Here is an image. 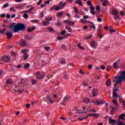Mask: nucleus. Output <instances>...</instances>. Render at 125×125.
<instances>
[{"label": "nucleus", "instance_id": "obj_1", "mask_svg": "<svg viewBox=\"0 0 125 125\" xmlns=\"http://www.w3.org/2000/svg\"><path fill=\"white\" fill-rule=\"evenodd\" d=\"M10 29L12 30L15 33H19L20 31L25 30V25L22 23H12L10 26Z\"/></svg>", "mask_w": 125, "mask_h": 125}, {"label": "nucleus", "instance_id": "obj_2", "mask_svg": "<svg viewBox=\"0 0 125 125\" xmlns=\"http://www.w3.org/2000/svg\"><path fill=\"white\" fill-rule=\"evenodd\" d=\"M120 76H116V79L117 80V83H122L123 81L125 80V71H120L118 73Z\"/></svg>", "mask_w": 125, "mask_h": 125}, {"label": "nucleus", "instance_id": "obj_3", "mask_svg": "<svg viewBox=\"0 0 125 125\" xmlns=\"http://www.w3.org/2000/svg\"><path fill=\"white\" fill-rule=\"evenodd\" d=\"M1 60L3 62H9L10 61V58L8 56H4L1 58Z\"/></svg>", "mask_w": 125, "mask_h": 125}, {"label": "nucleus", "instance_id": "obj_4", "mask_svg": "<svg viewBox=\"0 0 125 125\" xmlns=\"http://www.w3.org/2000/svg\"><path fill=\"white\" fill-rule=\"evenodd\" d=\"M63 22L64 23H66V24H68L69 26H74L76 23L75 21H67L64 20L63 21Z\"/></svg>", "mask_w": 125, "mask_h": 125}, {"label": "nucleus", "instance_id": "obj_5", "mask_svg": "<svg viewBox=\"0 0 125 125\" xmlns=\"http://www.w3.org/2000/svg\"><path fill=\"white\" fill-rule=\"evenodd\" d=\"M98 46V43H97V42H96L95 41H92L91 42V46L93 48L95 49Z\"/></svg>", "mask_w": 125, "mask_h": 125}, {"label": "nucleus", "instance_id": "obj_6", "mask_svg": "<svg viewBox=\"0 0 125 125\" xmlns=\"http://www.w3.org/2000/svg\"><path fill=\"white\" fill-rule=\"evenodd\" d=\"M14 90H15V91L16 92H19L20 93H21V92H23V91H24V90L19 86L15 87V89H14Z\"/></svg>", "mask_w": 125, "mask_h": 125}, {"label": "nucleus", "instance_id": "obj_7", "mask_svg": "<svg viewBox=\"0 0 125 125\" xmlns=\"http://www.w3.org/2000/svg\"><path fill=\"white\" fill-rule=\"evenodd\" d=\"M90 13H91V14H92V15H95V13H96V12L94 11V10H95V8L94 7V6H91L90 7Z\"/></svg>", "mask_w": 125, "mask_h": 125}, {"label": "nucleus", "instance_id": "obj_8", "mask_svg": "<svg viewBox=\"0 0 125 125\" xmlns=\"http://www.w3.org/2000/svg\"><path fill=\"white\" fill-rule=\"evenodd\" d=\"M119 91V89H116V88L113 90V97H120V95L117 93V91Z\"/></svg>", "mask_w": 125, "mask_h": 125}, {"label": "nucleus", "instance_id": "obj_9", "mask_svg": "<svg viewBox=\"0 0 125 125\" xmlns=\"http://www.w3.org/2000/svg\"><path fill=\"white\" fill-rule=\"evenodd\" d=\"M117 98H118V97H114V95H113V96H112V99H113L112 102H113V104L116 105V106H119V104H118V102L117 101Z\"/></svg>", "mask_w": 125, "mask_h": 125}, {"label": "nucleus", "instance_id": "obj_10", "mask_svg": "<svg viewBox=\"0 0 125 125\" xmlns=\"http://www.w3.org/2000/svg\"><path fill=\"white\" fill-rule=\"evenodd\" d=\"M59 5H60V6L61 7V9H63V8H64V7H65V6H66V5H67V3L64 2L63 3V1H61L59 3Z\"/></svg>", "mask_w": 125, "mask_h": 125}, {"label": "nucleus", "instance_id": "obj_11", "mask_svg": "<svg viewBox=\"0 0 125 125\" xmlns=\"http://www.w3.org/2000/svg\"><path fill=\"white\" fill-rule=\"evenodd\" d=\"M47 99L51 104H53L55 101L54 99H51L49 96H47Z\"/></svg>", "mask_w": 125, "mask_h": 125}, {"label": "nucleus", "instance_id": "obj_12", "mask_svg": "<svg viewBox=\"0 0 125 125\" xmlns=\"http://www.w3.org/2000/svg\"><path fill=\"white\" fill-rule=\"evenodd\" d=\"M20 44L21 46H25V45H27V42L25 40H22L20 42Z\"/></svg>", "mask_w": 125, "mask_h": 125}, {"label": "nucleus", "instance_id": "obj_13", "mask_svg": "<svg viewBox=\"0 0 125 125\" xmlns=\"http://www.w3.org/2000/svg\"><path fill=\"white\" fill-rule=\"evenodd\" d=\"M95 103L97 105H101V104H104L105 102H103L101 100H97V102H96Z\"/></svg>", "mask_w": 125, "mask_h": 125}, {"label": "nucleus", "instance_id": "obj_14", "mask_svg": "<svg viewBox=\"0 0 125 125\" xmlns=\"http://www.w3.org/2000/svg\"><path fill=\"white\" fill-rule=\"evenodd\" d=\"M113 67L115 70L119 69V63L118 62H114L113 64Z\"/></svg>", "mask_w": 125, "mask_h": 125}, {"label": "nucleus", "instance_id": "obj_15", "mask_svg": "<svg viewBox=\"0 0 125 125\" xmlns=\"http://www.w3.org/2000/svg\"><path fill=\"white\" fill-rule=\"evenodd\" d=\"M111 14L112 15H118V14H119V12H118V10H116V9H113L112 10V11H111Z\"/></svg>", "mask_w": 125, "mask_h": 125}, {"label": "nucleus", "instance_id": "obj_16", "mask_svg": "<svg viewBox=\"0 0 125 125\" xmlns=\"http://www.w3.org/2000/svg\"><path fill=\"white\" fill-rule=\"evenodd\" d=\"M83 103H86V104H88V103H90V99L88 98H85L83 99Z\"/></svg>", "mask_w": 125, "mask_h": 125}, {"label": "nucleus", "instance_id": "obj_17", "mask_svg": "<svg viewBox=\"0 0 125 125\" xmlns=\"http://www.w3.org/2000/svg\"><path fill=\"white\" fill-rule=\"evenodd\" d=\"M97 94H98V90L97 89H94L93 90V96H97Z\"/></svg>", "mask_w": 125, "mask_h": 125}, {"label": "nucleus", "instance_id": "obj_18", "mask_svg": "<svg viewBox=\"0 0 125 125\" xmlns=\"http://www.w3.org/2000/svg\"><path fill=\"white\" fill-rule=\"evenodd\" d=\"M6 36H7L8 39H11L13 35L11 32H7L6 33Z\"/></svg>", "mask_w": 125, "mask_h": 125}, {"label": "nucleus", "instance_id": "obj_19", "mask_svg": "<svg viewBox=\"0 0 125 125\" xmlns=\"http://www.w3.org/2000/svg\"><path fill=\"white\" fill-rule=\"evenodd\" d=\"M109 123L110 124H117V121L116 120L112 119L111 117L109 118Z\"/></svg>", "mask_w": 125, "mask_h": 125}, {"label": "nucleus", "instance_id": "obj_20", "mask_svg": "<svg viewBox=\"0 0 125 125\" xmlns=\"http://www.w3.org/2000/svg\"><path fill=\"white\" fill-rule=\"evenodd\" d=\"M111 109H112V110L110 111V114L111 115H113L114 112H115V109H119V108L117 107V106H115V107L111 106Z\"/></svg>", "mask_w": 125, "mask_h": 125}, {"label": "nucleus", "instance_id": "obj_21", "mask_svg": "<svg viewBox=\"0 0 125 125\" xmlns=\"http://www.w3.org/2000/svg\"><path fill=\"white\" fill-rule=\"evenodd\" d=\"M119 120H125V114H121L119 116Z\"/></svg>", "mask_w": 125, "mask_h": 125}, {"label": "nucleus", "instance_id": "obj_22", "mask_svg": "<svg viewBox=\"0 0 125 125\" xmlns=\"http://www.w3.org/2000/svg\"><path fill=\"white\" fill-rule=\"evenodd\" d=\"M50 24V22L48 21H43L42 25L43 26H48Z\"/></svg>", "mask_w": 125, "mask_h": 125}, {"label": "nucleus", "instance_id": "obj_23", "mask_svg": "<svg viewBox=\"0 0 125 125\" xmlns=\"http://www.w3.org/2000/svg\"><path fill=\"white\" fill-rule=\"evenodd\" d=\"M75 3H76V4H79V5H83V1L82 0H77Z\"/></svg>", "mask_w": 125, "mask_h": 125}, {"label": "nucleus", "instance_id": "obj_24", "mask_svg": "<svg viewBox=\"0 0 125 125\" xmlns=\"http://www.w3.org/2000/svg\"><path fill=\"white\" fill-rule=\"evenodd\" d=\"M81 22L83 23V24H85V23H89V21H86V20H84L83 19H80Z\"/></svg>", "mask_w": 125, "mask_h": 125}, {"label": "nucleus", "instance_id": "obj_25", "mask_svg": "<svg viewBox=\"0 0 125 125\" xmlns=\"http://www.w3.org/2000/svg\"><path fill=\"white\" fill-rule=\"evenodd\" d=\"M65 29H66V30H67L69 33L73 32V30L72 29V28L71 27H70L69 26H66Z\"/></svg>", "mask_w": 125, "mask_h": 125}, {"label": "nucleus", "instance_id": "obj_26", "mask_svg": "<svg viewBox=\"0 0 125 125\" xmlns=\"http://www.w3.org/2000/svg\"><path fill=\"white\" fill-rule=\"evenodd\" d=\"M54 7H55V10L57 11V10H60V9H61V8L60 7V5H54Z\"/></svg>", "mask_w": 125, "mask_h": 125}, {"label": "nucleus", "instance_id": "obj_27", "mask_svg": "<svg viewBox=\"0 0 125 125\" xmlns=\"http://www.w3.org/2000/svg\"><path fill=\"white\" fill-rule=\"evenodd\" d=\"M115 79L116 80H114L113 82L114 83H116L115 84H114V86H115V88H116V86H117V84H118V83H118V79H117V78H116V76L115 77Z\"/></svg>", "mask_w": 125, "mask_h": 125}, {"label": "nucleus", "instance_id": "obj_28", "mask_svg": "<svg viewBox=\"0 0 125 125\" xmlns=\"http://www.w3.org/2000/svg\"><path fill=\"white\" fill-rule=\"evenodd\" d=\"M30 22H31L33 23H39L40 20H32L30 21Z\"/></svg>", "mask_w": 125, "mask_h": 125}, {"label": "nucleus", "instance_id": "obj_29", "mask_svg": "<svg viewBox=\"0 0 125 125\" xmlns=\"http://www.w3.org/2000/svg\"><path fill=\"white\" fill-rule=\"evenodd\" d=\"M74 9L75 11V13H76L77 14H80V11H79V10L78 9V7L75 6L74 7Z\"/></svg>", "mask_w": 125, "mask_h": 125}, {"label": "nucleus", "instance_id": "obj_30", "mask_svg": "<svg viewBox=\"0 0 125 125\" xmlns=\"http://www.w3.org/2000/svg\"><path fill=\"white\" fill-rule=\"evenodd\" d=\"M106 83L107 86H110V85H111V80L108 79L106 81Z\"/></svg>", "mask_w": 125, "mask_h": 125}, {"label": "nucleus", "instance_id": "obj_31", "mask_svg": "<svg viewBox=\"0 0 125 125\" xmlns=\"http://www.w3.org/2000/svg\"><path fill=\"white\" fill-rule=\"evenodd\" d=\"M78 47L80 49H82V50H84V47L82 46L81 43H78Z\"/></svg>", "mask_w": 125, "mask_h": 125}, {"label": "nucleus", "instance_id": "obj_32", "mask_svg": "<svg viewBox=\"0 0 125 125\" xmlns=\"http://www.w3.org/2000/svg\"><path fill=\"white\" fill-rule=\"evenodd\" d=\"M29 54H25L23 55V57L24 58V59H23L24 61H25V60H27V59H28V58H29Z\"/></svg>", "mask_w": 125, "mask_h": 125}, {"label": "nucleus", "instance_id": "obj_33", "mask_svg": "<svg viewBox=\"0 0 125 125\" xmlns=\"http://www.w3.org/2000/svg\"><path fill=\"white\" fill-rule=\"evenodd\" d=\"M21 52L24 54H28V52H29V50L27 49H22L21 50Z\"/></svg>", "mask_w": 125, "mask_h": 125}, {"label": "nucleus", "instance_id": "obj_34", "mask_svg": "<svg viewBox=\"0 0 125 125\" xmlns=\"http://www.w3.org/2000/svg\"><path fill=\"white\" fill-rule=\"evenodd\" d=\"M45 19L48 22H49V21H52V17H45Z\"/></svg>", "mask_w": 125, "mask_h": 125}, {"label": "nucleus", "instance_id": "obj_35", "mask_svg": "<svg viewBox=\"0 0 125 125\" xmlns=\"http://www.w3.org/2000/svg\"><path fill=\"white\" fill-rule=\"evenodd\" d=\"M101 8H100V6H97L96 7V12L97 13H100V10Z\"/></svg>", "mask_w": 125, "mask_h": 125}, {"label": "nucleus", "instance_id": "obj_36", "mask_svg": "<svg viewBox=\"0 0 125 125\" xmlns=\"http://www.w3.org/2000/svg\"><path fill=\"white\" fill-rule=\"evenodd\" d=\"M44 77H45V74H42L40 76H38L37 78L39 79V80H42V79L44 78Z\"/></svg>", "mask_w": 125, "mask_h": 125}, {"label": "nucleus", "instance_id": "obj_37", "mask_svg": "<svg viewBox=\"0 0 125 125\" xmlns=\"http://www.w3.org/2000/svg\"><path fill=\"white\" fill-rule=\"evenodd\" d=\"M7 83L8 84H12V83H13L12 80H11V79H8V80L7 81Z\"/></svg>", "mask_w": 125, "mask_h": 125}, {"label": "nucleus", "instance_id": "obj_38", "mask_svg": "<svg viewBox=\"0 0 125 125\" xmlns=\"http://www.w3.org/2000/svg\"><path fill=\"white\" fill-rule=\"evenodd\" d=\"M99 115H100L99 113H93V117H94V118H98Z\"/></svg>", "mask_w": 125, "mask_h": 125}, {"label": "nucleus", "instance_id": "obj_39", "mask_svg": "<svg viewBox=\"0 0 125 125\" xmlns=\"http://www.w3.org/2000/svg\"><path fill=\"white\" fill-rule=\"evenodd\" d=\"M23 18H24L25 19H28V18H29V15H28V14H24L23 15Z\"/></svg>", "mask_w": 125, "mask_h": 125}, {"label": "nucleus", "instance_id": "obj_40", "mask_svg": "<svg viewBox=\"0 0 125 125\" xmlns=\"http://www.w3.org/2000/svg\"><path fill=\"white\" fill-rule=\"evenodd\" d=\"M119 97V100H120V102H121V103H124V102H125V100H124V99H123V98H122V97Z\"/></svg>", "mask_w": 125, "mask_h": 125}, {"label": "nucleus", "instance_id": "obj_41", "mask_svg": "<svg viewBox=\"0 0 125 125\" xmlns=\"http://www.w3.org/2000/svg\"><path fill=\"white\" fill-rule=\"evenodd\" d=\"M29 67H30V64L26 63L24 64V68L25 69H28V68H29Z\"/></svg>", "mask_w": 125, "mask_h": 125}, {"label": "nucleus", "instance_id": "obj_42", "mask_svg": "<svg viewBox=\"0 0 125 125\" xmlns=\"http://www.w3.org/2000/svg\"><path fill=\"white\" fill-rule=\"evenodd\" d=\"M43 48L44 49H45V50H46V51H48V50H49V49H50V47L45 46L43 47Z\"/></svg>", "mask_w": 125, "mask_h": 125}, {"label": "nucleus", "instance_id": "obj_43", "mask_svg": "<svg viewBox=\"0 0 125 125\" xmlns=\"http://www.w3.org/2000/svg\"><path fill=\"white\" fill-rule=\"evenodd\" d=\"M66 63V61L65 59H62L61 61V64H65Z\"/></svg>", "mask_w": 125, "mask_h": 125}, {"label": "nucleus", "instance_id": "obj_44", "mask_svg": "<svg viewBox=\"0 0 125 125\" xmlns=\"http://www.w3.org/2000/svg\"><path fill=\"white\" fill-rule=\"evenodd\" d=\"M9 6V4L5 3L3 5L2 8H6V7H8Z\"/></svg>", "mask_w": 125, "mask_h": 125}, {"label": "nucleus", "instance_id": "obj_45", "mask_svg": "<svg viewBox=\"0 0 125 125\" xmlns=\"http://www.w3.org/2000/svg\"><path fill=\"white\" fill-rule=\"evenodd\" d=\"M63 13H64V12H59L57 13V15H58V16H62V15H63Z\"/></svg>", "mask_w": 125, "mask_h": 125}, {"label": "nucleus", "instance_id": "obj_46", "mask_svg": "<svg viewBox=\"0 0 125 125\" xmlns=\"http://www.w3.org/2000/svg\"><path fill=\"white\" fill-rule=\"evenodd\" d=\"M114 19H116V20L118 19H120V15H119V14H118L114 16Z\"/></svg>", "mask_w": 125, "mask_h": 125}, {"label": "nucleus", "instance_id": "obj_47", "mask_svg": "<svg viewBox=\"0 0 125 125\" xmlns=\"http://www.w3.org/2000/svg\"><path fill=\"white\" fill-rule=\"evenodd\" d=\"M118 125H125V124L124 123L122 122L121 121H119L118 123H117Z\"/></svg>", "mask_w": 125, "mask_h": 125}, {"label": "nucleus", "instance_id": "obj_48", "mask_svg": "<svg viewBox=\"0 0 125 125\" xmlns=\"http://www.w3.org/2000/svg\"><path fill=\"white\" fill-rule=\"evenodd\" d=\"M87 4H88V5H89L90 6H92V3H91L90 0H88L87 1Z\"/></svg>", "mask_w": 125, "mask_h": 125}, {"label": "nucleus", "instance_id": "obj_49", "mask_svg": "<svg viewBox=\"0 0 125 125\" xmlns=\"http://www.w3.org/2000/svg\"><path fill=\"white\" fill-rule=\"evenodd\" d=\"M10 11H13L14 12H16V10L14 9V7H12L10 8Z\"/></svg>", "mask_w": 125, "mask_h": 125}, {"label": "nucleus", "instance_id": "obj_50", "mask_svg": "<svg viewBox=\"0 0 125 125\" xmlns=\"http://www.w3.org/2000/svg\"><path fill=\"white\" fill-rule=\"evenodd\" d=\"M68 100H69V97H65L63 99V101L64 102H66L68 101Z\"/></svg>", "mask_w": 125, "mask_h": 125}, {"label": "nucleus", "instance_id": "obj_51", "mask_svg": "<svg viewBox=\"0 0 125 125\" xmlns=\"http://www.w3.org/2000/svg\"><path fill=\"white\" fill-rule=\"evenodd\" d=\"M47 29H48L49 30V31H50V32H53V28L52 27H47Z\"/></svg>", "mask_w": 125, "mask_h": 125}, {"label": "nucleus", "instance_id": "obj_52", "mask_svg": "<svg viewBox=\"0 0 125 125\" xmlns=\"http://www.w3.org/2000/svg\"><path fill=\"white\" fill-rule=\"evenodd\" d=\"M50 3V0H48L47 1H45L44 2V3H45V5H46V4H49V3Z\"/></svg>", "mask_w": 125, "mask_h": 125}, {"label": "nucleus", "instance_id": "obj_53", "mask_svg": "<svg viewBox=\"0 0 125 125\" xmlns=\"http://www.w3.org/2000/svg\"><path fill=\"white\" fill-rule=\"evenodd\" d=\"M88 116H86L85 117H83L82 118H79L78 120H79V121H83V120H85V119H86L87 118H88Z\"/></svg>", "mask_w": 125, "mask_h": 125}, {"label": "nucleus", "instance_id": "obj_54", "mask_svg": "<svg viewBox=\"0 0 125 125\" xmlns=\"http://www.w3.org/2000/svg\"><path fill=\"white\" fill-rule=\"evenodd\" d=\"M111 68H112V66H111V65H109V66L106 68V71H108V72L110 71V70H111Z\"/></svg>", "mask_w": 125, "mask_h": 125}, {"label": "nucleus", "instance_id": "obj_55", "mask_svg": "<svg viewBox=\"0 0 125 125\" xmlns=\"http://www.w3.org/2000/svg\"><path fill=\"white\" fill-rule=\"evenodd\" d=\"M64 78L66 80H68L69 79V75L65 74L64 75Z\"/></svg>", "mask_w": 125, "mask_h": 125}, {"label": "nucleus", "instance_id": "obj_56", "mask_svg": "<svg viewBox=\"0 0 125 125\" xmlns=\"http://www.w3.org/2000/svg\"><path fill=\"white\" fill-rule=\"evenodd\" d=\"M56 25L58 27H60V26L62 25V23L61 22H58L57 23H56Z\"/></svg>", "mask_w": 125, "mask_h": 125}, {"label": "nucleus", "instance_id": "obj_57", "mask_svg": "<svg viewBox=\"0 0 125 125\" xmlns=\"http://www.w3.org/2000/svg\"><path fill=\"white\" fill-rule=\"evenodd\" d=\"M5 31H6V28H4V29H3L2 30H0V33L1 34H3V33H4V32H5Z\"/></svg>", "mask_w": 125, "mask_h": 125}, {"label": "nucleus", "instance_id": "obj_58", "mask_svg": "<svg viewBox=\"0 0 125 125\" xmlns=\"http://www.w3.org/2000/svg\"><path fill=\"white\" fill-rule=\"evenodd\" d=\"M90 28H92L93 29V30H95L96 27H95V25H94V24H92L91 25H90Z\"/></svg>", "mask_w": 125, "mask_h": 125}, {"label": "nucleus", "instance_id": "obj_59", "mask_svg": "<svg viewBox=\"0 0 125 125\" xmlns=\"http://www.w3.org/2000/svg\"><path fill=\"white\" fill-rule=\"evenodd\" d=\"M37 83V80L35 79L32 80V84H36Z\"/></svg>", "mask_w": 125, "mask_h": 125}, {"label": "nucleus", "instance_id": "obj_60", "mask_svg": "<svg viewBox=\"0 0 125 125\" xmlns=\"http://www.w3.org/2000/svg\"><path fill=\"white\" fill-rule=\"evenodd\" d=\"M25 107H26V108H27L28 109H29V108H30V107H31V105L29 104H27L25 105Z\"/></svg>", "mask_w": 125, "mask_h": 125}, {"label": "nucleus", "instance_id": "obj_61", "mask_svg": "<svg viewBox=\"0 0 125 125\" xmlns=\"http://www.w3.org/2000/svg\"><path fill=\"white\" fill-rule=\"evenodd\" d=\"M101 69H102V70H105V69H106V67L104 65L103 66H101Z\"/></svg>", "mask_w": 125, "mask_h": 125}, {"label": "nucleus", "instance_id": "obj_62", "mask_svg": "<svg viewBox=\"0 0 125 125\" xmlns=\"http://www.w3.org/2000/svg\"><path fill=\"white\" fill-rule=\"evenodd\" d=\"M120 14L122 15V16H125V12H123V11H121Z\"/></svg>", "mask_w": 125, "mask_h": 125}, {"label": "nucleus", "instance_id": "obj_63", "mask_svg": "<svg viewBox=\"0 0 125 125\" xmlns=\"http://www.w3.org/2000/svg\"><path fill=\"white\" fill-rule=\"evenodd\" d=\"M33 31V29H32V28H29L27 30V32L29 33L32 32Z\"/></svg>", "mask_w": 125, "mask_h": 125}, {"label": "nucleus", "instance_id": "obj_64", "mask_svg": "<svg viewBox=\"0 0 125 125\" xmlns=\"http://www.w3.org/2000/svg\"><path fill=\"white\" fill-rule=\"evenodd\" d=\"M89 17V16L86 15L83 16L84 19H88V18Z\"/></svg>", "mask_w": 125, "mask_h": 125}]
</instances>
